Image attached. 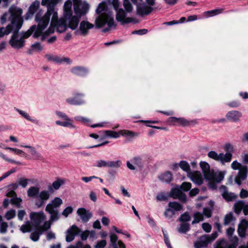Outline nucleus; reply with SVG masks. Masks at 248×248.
<instances>
[{
  "instance_id": "nucleus-48",
  "label": "nucleus",
  "mask_w": 248,
  "mask_h": 248,
  "mask_svg": "<svg viewBox=\"0 0 248 248\" xmlns=\"http://www.w3.org/2000/svg\"><path fill=\"white\" fill-rule=\"evenodd\" d=\"M119 133L124 137H133L138 136V134L129 130H121Z\"/></svg>"
},
{
  "instance_id": "nucleus-59",
  "label": "nucleus",
  "mask_w": 248,
  "mask_h": 248,
  "mask_svg": "<svg viewBox=\"0 0 248 248\" xmlns=\"http://www.w3.org/2000/svg\"><path fill=\"white\" fill-rule=\"evenodd\" d=\"M230 241L231 242V244L230 245L227 244V246L226 248H236L238 244V239H236V237H234V241Z\"/></svg>"
},
{
  "instance_id": "nucleus-50",
  "label": "nucleus",
  "mask_w": 248,
  "mask_h": 248,
  "mask_svg": "<svg viewBox=\"0 0 248 248\" xmlns=\"http://www.w3.org/2000/svg\"><path fill=\"white\" fill-rule=\"evenodd\" d=\"M243 166L244 165H242L237 160L233 161L231 164V168L233 170H239L243 167Z\"/></svg>"
},
{
  "instance_id": "nucleus-37",
  "label": "nucleus",
  "mask_w": 248,
  "mask_h": 248,
  "mask_svg": "<svg viewBox=\"0 0 248 248\" xmlns=\"http://www.w3.org/2000/svg\"><path fill=\"white\" fill-rule=\"evenodd\" d=\"M31 47V49L29 50L30 53H31V51L40 52L43 49V46L41 45V43L38 42L32 44Z\"/></svg>"
},
{
  "instance_id": "nucleus-6",
  "label": "nucleus",
  "mask_w": 248,
  "mask_h": 248,
  "mask_svg": "<svg viewBox=\"0 0 248 248\" xmlns=\"http://www.w3.org/2000/svg\"><path fill=\"white\" fill-rule=\"evenodd\" d=\"M33 28H34L33 26L27 31L22 32L20 34L18 33L19 30H17V31L16 30L12 31V32L13 34L9 41V44L12 47L17 49L23 47L25 45V40L31 35L33 31L31 29Z\"/></svg>"
},
{
  "instance_id": "nucleus-47",
  "label": "nucleus",
  "mask_w": 248,
  "mask_h": 248,
  "mask_svg": "<svg viewBox=\"0 0 248 248\" xmlns=\"http://www.w3.org/2000/svg\"><path fill=\"white\" fill-rule=\"evenodd\" d=\"M94 166L98 168L108 167V161L100 159L96 161Z\"/></svg>"
},
{
  "instance_id": "nucleus-42",
  "label": "nucleus",
  "mask_w": 248,
  "mask_h": 248,
  "mask_svg": "<svg viewBox=\"0 0 248 248\" xmlns=\"http://www.w3.org/2000/svg\"><path fill=\"white\" fill-rule=\"evenodd\" d=\"M122 162L120 160L115 161H108V168H118L122 165Z\"/></svg>"
},
{
  "instance_id": "nucleus-15",
  "label": "nucleus",
  "mask_w": 248,
  "mask_h": 248,
  "mask_svg": "<svg viewBox=\"0 0 248 248\" xmlns=\"http://www.w3.org/2000/svg\"><path fill=\"white\" fill-rule=\"evenodd\" d=\"M219 190L223 198L228 202L234 201L237 197V195L233 193L229 192L227 187L224 186H221L219 187Z\"/></svg>"
},
{
  "instance_id": "nucleus-11",
  "label": "nucleus",
  "mask_w": 248,
  "mask_h": 248,
  "mask_svg": "<svg viewBox=\"0 0 248 248\" xmlns=\"http://www.w3.org/2000/svg\"><path fill=\"white\" fill-rule=\"evenodd\" d=\"M51 223L49 221H45L42 226L36 229V230L31 234L30 238L34 242L37 241L42 233L49 229Z\"/></svg>"
},
{
  "instance_id": "nucleus-32",
  "label": "nucleus",
  "mask_w": 248,
  "mask_h": 248,
  "mask_svg": "<svg viewBox=\"0 0 248 248\" xmlns=\"http://www.w3.org/2000/svg\"><path fill=\"white\" fill-rule=\"evenodd\" d=\"M234 219L235 218L233 216V214L230 212L225 216L223 220V225L227 226L231 224Z\"/></svg>"
},
{
  "instance_id": "nucleus-57",
  "label": "nucleus",
  "mask_w": 248,
  "mask_h": 248,
  "mask_svg": "<svg viewBox=\"0 0 248 248\" xmlns=\"http://www.w3.org/2000/svg\"><path fill=\"white\" fill-rule=\"evenodd\" d=\"M190 217L189 214L187 213H185L181 216L179 220L181 222H186L190 220Z\"/></svg>"
},
{
  "instance_id": "nucleus-62",
  "label": "nucleus",
  "mask_w": 248,
  "mask_h": 248,
  "mask_svg": "<svg viewBox=\"0 0 248 248\" xmlns=\"http://www.w3.org/2000/svg\"><path fill=\"white\" fill-rule=\"evenodd\" d=\"M202 228L203 229V230L207 232H209L212 229L211 225L208 223H202Z\"/></svg>"
},
{
  "instance_id": "nucleus-45",
  "label": "nucleus",
  "mask_w": 248,
  "mask_h": 248,
  "mask_svg": "<svg viewBox=\"0 0 248 248\" xmlns=\"http://www.w3.org/2000/svg\"><path fill=\"white\" fill-rule=\"evenodd\" d=\"M203 215L200 212H196L194 215V220H193L192 223H199L200 221L203 220Z\"/></svg>"
},
{
  "instance_id": "nucleus-3",
  "label": "nucleus",
  "mask_w": 248,
  "mask_h": 248,
  "mask_svg": "<svg viewBox=\"0 0 248 248\" xmlns=\"http://www.w3.org/2000/svg\"><path fill=\"white\" fill-rule=\"evenodd\" d=\"M75 14L72 10L71 0L66 1L63 5L64 16L68 22L69 28L75 30L78 26L82 16L86 14L89 9V5L81 0H73Z\"/></svg>"
},
{
  "instance_id": "nucleus-12",
  "label": "nucleus",
  "mask_w": 248,
  "mask_h": 248,
  "mask_svg": "<svg viewBox=\"0 0 248 248\" xmlns=\"http://www.w3.org/2000/svg\"><path fill=\"white\" fill-rule=\"evenodd\" d=\"M80 232V229L77 226L75 225H72L66 232V241L67 242L72 241L74 239L75 236L78 235Z\"/></svg>"
},
{
  "instance_id": "nucleus-33",
  "label": "nucleus",
  "mask_w": 248,
  "mask_h": 248,
  "mask_svg": "<svg viewBox=\"0 0 248 248\" xmlns=\"http://www.w3.org/2000/svg\"><path fill=\"white\" fill-rule=\"evenodd\" d=\"M179 166L181 169L187 172V176L188 175V173L191 171L189 164L186 161H181L179 164Z\"/></svg>"
},
{
  "instance_id": "nucleus-51",
  "label": "nucleus",
  "mask_w": 248,
  "mask_h": 248,
  "mask_svg": "<svg viewBox=\"0 0 248 248\" xmlns=\"http://www.w3.org/2000/svg\"><path fill=\"white\" fill-rule=\"evenodd\" d=\"M0 157L7 162L13 163H14L15 164H17V165H21V163L19 161H16L15 160L10 159V158L7 157L3 154H2V153H0Z\"/></svg>"
},
{
  "instance_id": "nucleus-14",
  "label": "nucleus",
  "mask_w": 248,
  "mask_h": 248,
  "mask_svg": "<svg viewBox=\"0 0 248 248\" xmlns=\"http://www.w3.org/2000/svg\"><path fill=\"white\" fill-rule=\"evenodd\" d=\"M116 20L118 21L121 22L122 24L128 23L133 21V19L132 18L126 17V13L122 8H120L118 10H116Z\"/></svg>"
},
{
  "instance_id": "nucleus-30",
  "label": "nucleus",
  "mask_w": 248,
  "mask_h": 248,
  "mask_svg": "<svg viewBox=\"0 0 248 248\" xmlns=\"http://www.w3.org/2000/svg\"><path fill=\"white\" fill-rule=\"evenodd\" d=\"M159 179L162 182L170 183L172 179V175L170 171H166L159 176Z\"/></svg>"
},
{
  "instance_id": "nucleus-54",
  "label": "nucleus",
  "mask_w": 248,
  "mask_h": 248,
  "mask_svg": "<svg viewBox=\"0 0 248 248\" xmlns=\"http://www.w3.org/2000/svg\"><path fill=\"white\" fill-rule=\"evenodd\" d=\"M110 242L114 247L113 248H118L117 247L116 242L118 240V237L117 235L114 233H111L110 235Z\"/></svg>"
},
{
  "instance_id": "nucleus-34",
  "label": "nucleus",
  "mask_w": 248,
  "mask_h": 248,
  "mask_svg": "<svg viewBox=\"0 0 248 248\" xmlns=\"http://www.w3.org/2000/svg\"><path fill=\"white\" fill-rule=\"evenodd\" d=\"M245 203L243 201H238L236 202L234 204V212L237 214H239L243 209Z\"/></svg>"
},
{
  "instance_id": "nucleus-25",
  "label": "nucleus",
  "mask_w": 248,
  "mask_h": 248,
  "mask_svg": "<svg viewBox=\"0 0 248 248\" xmlns=\"http://www.w3.org/2000/svg\"><path fill=\"white\" fill-rule=\"evenodd\" d=\"M71 72L75 75L85 76L88 74L89 70L85 67L76 66L71 69Z\"/></svg>"
},
{
  "instance_id": "nucleus-58",
  "label": "nucleus",
  "mask_w": 248,
  "mask_h": 248,
  "mask_svg": "<svg viewBox=\"0 0 248 248\" xmlns=\"http://www.w3.org/2000/svg\"><path fill=\"white\" fill-rule=\"evenodd\" d=\"M8 224L6 222H2L0 224V232L5 233L7 232Z\"/></svg>"
},
{
  "instance_id": "nucleus-31",
  "label": "nucleus",
  "mask_w": 248,
  "mask_h": 248,
  "mask_svg": "<svg viewBox=\"0 0 248 248\" xmlns=\"http://www.w3.org/2000/svg\"><path fill=\"white\" fill-rule=\"evenodd\" d=\"M23 147L30 149V153L36 159H41L42 156L41 154L34 148V147L28 145H21Z\"/></svg>"
},
{
  "instance_id": "nucleus-60",
  "label": "nucleus",
  "mask_w": 248,
  "mask_h": 248,
  "mask_svg": "<svg viewBox=\"0 0 248 248\" xmlns=\"http://www.w3.org/2000/svg\"><path fill=\"white\" fill-rule=\"evenodd\" d=\"M73 212V208L71 206L67 207L62 212V215L67 217L68 216L71 214Z\"/></svg>"
},
{
  "instance_id": "nucleus-52",
  "label": "nucleus",
  "mask_w": 248,
  "mask_h": 248,
  "mask_svg": "<svg viewBox=\"0 0 248 248\" xmlns=\"http://www.w3.org/2000/svg\"><path fill=\"white\" fill-rule=\"evenodd\" d=\"M227 246V242L224 240H219L217 243V246L215 248H226Z\"/></svg>"
},
{
  "instance_id": "nucleus-44",
  "label": "nucleus",
  "mask_w": 248,
  "mask_h": 248,
  "mask_svg": "<svg viewBox=\"0 0 248 248\" xmlns=\"http://www.w3.org/2000/svg\"><path fill=\"white\" fill-rule=\"evenodd\" d=\"M189 230V225L187 223H182L178 229V231L181 233H185Z\"/></svg>"
},
{
  "instance_id": "nucleus-13",
  "label": "nucleus",
  "mask_w": 248,
  "mask_h": 248,
  "mask_svg": "<svg viewBox=\"0 0 248 248\" xmlns=\"http://www.w3.org/2000/svg\"><path fill=\"white\" fill-rule=\"evenodd\" d=\"M170 196L173 199H178L183 202L186 201V194L181 191L180 188L176 187L171 189L170 193Z\"/></svg>"
},
{
  "instance_id": "nucleus-27",
  "label": "nucleus",
  "mask_w": 248,
  "mask_h": 248,
  "mask_svg": "<svg viewBox=\"0 0 248 248\" xmlns=\"http://www.w3.org/2000/svg\"><path fill=\"white\" fill-rule=\"evenodd\" d=\"M200 166L202 170L205 179L206 177L209 176V174L213 170L210 169L209 164L205 161H201L200 163Z\"/></svg>"
},
{
  "instance_id": "nucleus-41",
  "label": "nucleus",
  "mask_w": 248,
  "mask_h": 248,
  "mask_svg": "<svg viewBox=\"0 0 248 248\" xmlns=\"http://www.w3.org/2000/svg\"><path fill=\"white\" fill-rule=\"evenodd\" d=\"M64 183V181L63 180L59 178L53 182L52 186L54 189L58 190Z\"/></svg>"
},
{
  "instance_id": "nucleus-61",
  "label": "nucleus",
  "mask_w": 248,
  "mask_h": 248,
  "mask_svg": "<svg viewBox=\"0 0 248 248\" xmlns=\"http://www.w3.org/2000/svg\"><path fill=\"white\" fill-rule=\"evenodd\" d=\"M16 170V168H13L6 172L4 173L0 177L2 180L9 176L10 174L15 172Z\"/></svg>"
},
{
  "instance_id": "nucleus-4",
  "label": "nucleus",
  "mask_w": 248,
  "mask_h": 248,
  "mask_svg": "<svg viewBox=\"0 0 248 248\" xmlns=\"http://www.w3.org/2000/svg\"><path fill=\"white\" fill-rule=\"evenodd\" d=\"M22 10L16 6H11L8 12L5 13L1 18V23L4 24L6 21H10L6 27L0 28V38L5 35H8L12 31H16L20 30L23 24V19L21 16Z\"/></svg>"
},
{
  "instance_id": "nucleus-38",
  "label": "nucleus",
  "mask_w": 248,
  "mask_h": 248,
  "mask_svg": "<svg viewBox=\"0 0 248 248\" xmlns=\"http://www.w3.org/2000/svg\"><path fill=\"white\" fill-rule=\"evenodd\" d=\"M234 228L232 227H230L228 228L226 230L227 235L230 241H234V237H236V239H238L237 236L233 235V234L234 232Z\"/></svg>"
},
{
  "instance_id": "nucleus-1",
  "label": "nucleus",
  "mask_w": 248,
  "mask_h": 248,
  "mask_svg": "<svg viewBox=\"0 0 248 248\" xmlns=\"http://www.w3.org/2000/svg\"><path fill=\"white\" fill-rule=\"evenodd\" d=\"M57 3V0H42L41 4L46 6L47 11L42 16V11L40 10L35 16L37 28L33 35L34 38L40 36L41 41H44L48 35L54 32V27L60 33L64 32L67 28H69L64 15L63 18L58 19V12L56 9Z\"/></svg>"
},
{
  "instance_id": "nucleus-9",
  "label": "nucleus",
  "mask_w": 248,
  "mask_h": 248,
  "mask_svg": "<svg viewBox=\"0 0 248 248\" xmlns=\"http://www.w3.org/2000/svg\"><path fill=\"white\" fill-rule=\"evenodd\" d=\"M207 156L211 159L224 164L226 163L231 162L232 155L231 153H226V154L220 153L218 154L216 151H211L208 153Z\"/></svg>"
},
{
  "instance_id": "nucleus-29",
  "label": "nucleus",
  "mask_w": 248,
  "mask_h": 248,
  "mask_svg": "<svg viewBox=\"0 0 248 248\" xmlns=\"http://www.w3.org/2000/svg\"><path fill=\"white\" fill-rule=\"evenodd\" d=\"M39 190L37 186H31L27 190V196L31 198H36L39 194Z\"/></svg>"
},
{
  "instance_id": "nucleus-26",
  "label": "nucleus",
  "mask_w": 248,
  "mask_h": 248,
  "mask_svg": "<svg viewBox=\"0 0 248 248\" xmlns=\"http://www.w3.org/2000/svg\"><path fill=\"white\" fill-rule=\"evenodd\" d=\"M15 110L20 114L22 116V117L25 118L26 120H27L28 121H30L32 123L38 124L39 123V121L34 119L31 118V116L29 115V113H28L27 112L23 111L21 109H19L18 108H15Z\"/></svg>"
},
{
  "instance_id": "nucleus-40",
  "label": "nucleus",
  "mask_w": 248,
  "mask_h": 248,
  "mask_svg": "<svg viewBox=\"0 0 248 248\" xmlns=\"http://www.w3.org/2000/svg\"><path fill=\"white\" fill-rule=\"evenodd\" d=\"M31 181V179L21 177L17 180V182L18 183L19 186H20L23 188H25L28 186L29 182Z\"/></svg>"
},
{
  "instance_id": "nucleus-36",
  "label": "nucleus",
  "mask_w": 248,
  "mask_h": 248,
  "mask_svg": "<svg viewBox=\"0 0 248 248\" xmlns=\"http://www.w3.org/2000/svg\"><path fill=\"white\" fill-rule=\"evenodd\" d=\"M168 207H170L174 211H179L182 209V206L180 203L175 202H170L168 204Z\"/></svg>"
},
{
  "instance_id": "nucleus-19",
  "label": "nucleus",
  "mask_w": 248,
  "mask_h": 248,
  "mask_svg": "<svg viewBox=\"0 0 248 248\" xmlns=\"http://www.w3.org/2000/svg\"><path fill=\"white\" fill-rule=\"evenodd\" d=\"M208 175L209 177L207 176L205 179L214 182L219 183L224 178V175L221 172L215 171L213 170Z\"/></svg>"
},
{
  "instance_id": "nucleus-46",
  "label": "nucleus",
  "mask_w": 248,
  "mask_h": 248,
  "mask_svg": "<svg viewBox=\"0 0 248 248\" xmlns=\"http://www.w3.org/2000/svg\"><path fill=\"white\" fill-rule=\"evenodd\" d=\"M175 212L170 207L168 206V208L166 209L164 215L166 218H170L175 215Z\"/></svg>"
},
{
  "instance_id": "nucleus-23",
  "label": "nucleus",
  "mask_w": 248,
  "mask_h": 248,
  "mask_svg": "<svg viewBox=\"0 0 248 248\" xmlns=\"http://www.w3.org/2000/svg\"><path fill=\"white\" fill-rule=\"evenodd\" d=\"M40 6V2L35 0L30 6L28 11L26 14V19H28L33 16L34 14L37 12Z\"/></svg>"
},
{
  "instance_id": "nucleus-24",
  "label": "nucleus",
  "mask_w": 248,
  "mask_h": 248,
  "mask_svg": "<svg viewBox=\"0 0 248 248\" xmlns=\"http://www.w3.org/2000/svg\"><path fill=\"white\" fill-rule=\"evenodd\" d=\"M83 95L81 94H76L73 98H68L66 99V101L70 105H79L84 103V101L81 96Z\"/></svg>"
},
{
  "instance_id": "nucleus-8",
  "label": "nucleus",
  "mask_w": 248,
  "mask_h": 248,
  "mask_svg": "<svg viewBox=\"0 0 248 248\" xmlns=\"http://www.w3.org/2000/svg\"><path fill=\"white\" fill-rule=\"evenodd\" d=\"M62 203V200L59 197H55L50 202L47 204L45 210L50 215V220L54 221L59 219L58 208Z\"/></svg>"
},
{
  "instance_id": "nucleus-64",
  "label": "nucleus",
  "mask_w": 248,
  "mask_h": 248,
  "mask_svg": "<svg viewBox=\"0 0 248 248\" xmlns=\"http://www.w3.org/2000/svg\"><path fill=\"white\" fill-rule=\"evenodd\" d=\"M106 241L104 240H102L99 241H98L96 245L95 246V248H103L105 247L106 245Z\"/></svg>"
},
{
  "instance_id": "nucleus-22",
  "label": "nucleus",
  "mask_w": 248,
  "mask_h": 248,
  "mask_svg": "<svg viewBox=\"0 0 248 248\" xmlns=\"http://www.w3.org/2000/svg\"><path fill=\"white\" fill-rule=\"evenodd\" d=\"M248 227V221L245 219L241 220L238 225L237 232L239 236L241 238L246 236L247 229Z\"/></svg>"
},
{
  "instance_id": "nucleus-63",
  "label": "nucleus",
  "mask_w": 248,
  "mask_h": 248,
  "mask_svg": "<svg viewBox=\"0 0 248 248\" xmlns=\"http://www.w3.org/2000/svg\"><path fill=\"white\" fill-rule=\"evenodd\" d=\"M167 196L163 193H158L156 196V199L159 201H165L167 199Z\"/></svg>"
},
{
  "instance_id": "nucleus-28",
  "label": "nucleus",
  "mask_w": 248,
  "mask_h": 248,
  "mask_svg": "<svg viewBox=\"0 0 248 248\" xmlns=\"http://www.w3.org/2000/svg\"><path fill=\"white\" fill-rule=\"evenodd\" d=\"M241 116V113L237 111H231L228 112L226 114L227 118L232 122L238 121Z\"/></svg>"
},
{
  "instance_id": "nucleus-18",
  "label": "nucleus",
  "mask_w": 248,
  "mask_h": 248,
  "mask_svg": "<svg viewBox=\"0 0 248 248\" xmlns=\"http://www.w3.org/2000/svg\"><path fill=\"white\" fill-rule=\"evenodd\" d=\"M210 243L209 237L208 235H203L199 237L194 243V248H206Z\"/></svg>"
},
{
  "instance_id": "nucleus-56",
  "label": "nucleus",
  "mask_w": 248,
  "mask_h": 248,
  "mask_svg": "<svg viewBox=\"0 0 248 248\" xmlns=\"http://www.w3.org/2000/svg\"><path fill=\"white\" fill-rule=\"evenodd\" d=\"M16 216V211L14 210H11L6 212L5 217L7 220H10L14 218Z\"/></svg>"
},
{
  "instance_id": "nucleus-21",
  "label": "nucleus",
  "mask_w": 248,
  "mask_h": 248,
  "mask_svg": "<svg viewBox=\"0 0 248 248\" xmlns=\"http://www.w3.org/2000/svg\"><path fill=\"white\" fill-rule=\"evenodd\" d=\"M45 58L48 61L58 63H62L63 62H66L68 63H70L71 62V61L68 58H61L57 56L49 54H46L45 55Z\"/></svg>"
},
{
  "instance_id": "nucleus-55",
  "label": "nucleus",
  "mask_w": 248,
  "mask_h": 248,
  "mask_svg": "<svg viewBox=\"0 0 248 248\" xmlns=\"http://www.w3.org/2000/svg\"><path fill=\"white\" fill-rule=\"evenodd\" d=\"M105 134L107 136L114 138H117L119 137V134L116 132L112 131H105Z\"/></svg>"
},
{
  "instance_id": "nucleus-16",
  "label": "nucleus",
  "mask_w": 248,
  "mask_h": 248,
  "mask_svg": "<svg viewBox=\"0 0 248 248\" xmlns=\"http://www.w3.org/2000/svg\"><path fill=\"white\" fill-rule=\"evenodd\" d=\"M187 177L197 185H201L203 182L202 173L199 171H191L188 173Z\"/></svg>"
},
{
  "instance_id": "nucleus-10",
  "label": "nucleus",
  "mask_w": 248,
  "mask_h": 248,
  "mask_svg": "<svg viewBox=\"0 0 248 248\" xmlns=\"http://www.w3.org/2000/svg\"><path fill=\"white\" fill-rule=\"evenodd\" d=\"M49 190H43L40 192H39L38 198L35 202V205L38 208L42 207L45 203V202L49 199L50 197V191H52L51 186H49Z\"/></svg>"
},
{
  "instance_id": "nucleus-7",
  "label": "nucleus",
  "mask_w": 248,
  "mask_h": 248,
  "mask_svg": "<svg viewBox=\"0 0 248 248\" xmlns=\"http://www.w3.org/2000/svg\"><path fill=\"white\" fill-rule=\"evenodd\" d=\"M133 4L137 5V13L140 16L148 15L152 11V8L142 3V0H131ZM124 6L127 12H130L133 7L129 0H124Z\"/></svg>"
},
{
  "instance_id": "nucleus-35",
  "label": "nucleus",
  "mask_w": 248,
  "mask_h": 248,
  "mask_svg": "<svg viewBox=\"0 0 248 248\" xmlns=\"http://www.w3.org/2000/svg\"><path fill=\"white\" fill-rule=\"evenodd\" d=\"M131 163L139 168H142L143 166V161L140 157H135L131 160Z\"/></svg>"
},
{
  "instance_id": "nucleus-43",
  "label": "nucleus",
  "mask_w": 248,
  "mask_h": 248,
  "mask_svg": "<svg viewBox=\"0 0 248 248\" xmlns=\"http://www.w3.org/2000/svg\"><path fill=\"white\" fill-rule=\"evenodd\" d=\"M3 149L5 150H9L11 151L14 152L15 154L19 155L22 156L26 157V155L24 152L21 150L18 149L17 148H11L8 147H4Z\"/></svg>"
},
{
  "instance_id": "nucleus-49",
  "label": "nucleus",
  "mask_w": 248,
  "mask_h": 248,
  "mask_svg": "<svg viewBox=\"0 0 248 248\" xmlns=\"http://www.w3.org/2000/svg\"><path fill=\"white\" fill-rule=\"evenodd\" d=\"M191 188V184L189 182H183L180 186L181 190L187 191Z\"/></svg>"
},
{
  "instance_id": "nucleus-53",
  "label": "nucleus",
  "mask_w": 248,
  "mask_h": 248,
  "mask_svg": "<svg viewBox=\"0 0 248 248\" xmlns=\"http://www.w3.org/2000/svg\"><path fill=\"white\" fill-rule=\"evenodd\" d=\"M22 199L20 198L15 197L11 200V203L16 205L17 207H20Z\"/></svg>"
},
{
  "instance_id": "nucleus-5",
  "label": "nucleus",
  "mask_w": 248,
  "mask_h": 248,
  "mask_svg": "<svg viewBox=\"0 0 248 248\" xmlns=\"http://www.w3.org/2000/svg\"><path fill=\"white\" fill-rule=\"evenodd\" d=\"M30 218L31 223L28 221L20 227V230L24 233L30 232L32 230L31 223L35 229L41 227L40 225L46 220V216L43 212H32L30 214Z\"/></svg>"
},
{
  "instance_id": "nucleus-2",
  "label": "nucleus",
  "mask_w": 248,
  "mask_h": 248,
  "mask_svg": "<svg viewBox=\"0 0 248 248\" xmlns=\"http://www.w3.org/2000/svg\"><path fill=\"white\" fill-rule=\"evenodd\" d=\"M97 16L94 24L87 20L79 22L78 26L75 31V34L78 36H86L89 34L90 30L94 27L96 29L103 28V32H106L116 27L112 12L108 9L105 2L100 3L96 9Z\"/></svg>"
},
{
  "instance_id": "nucleus-39",
  "label": "nucleus",
  "mask_w": 248,
  "mask_h": 248,
  "mask_svg": "<svg viewBox=\"0 0 248 248\" xmlns=\"http://www.w3.org/2000/svg\"><path fill=\"white\" fill-rule=\"evenodd\" d=\"M224 10V8H220L208 11L205 12V14L208 15V16H212L222 13Z\"/></svg>"
},
{
  "instance_id": "nucleus-17",
  "label": "nucleus",
  "mask_w": 248,
  "mask_h": 248,
  "mask_svg": "<svg viewBox=\"0 0 248 248\" xmlns=\"http://www.w3.org/2000/svg\"><path fill=\"white\" fill-rule=\"evenodd\" d=\"M248 173V168L247 166H243L240 170L237 175L235 177L234 181L235 183L240 185L241 181L245 180L247 177Z\"/></svg>"
},
{
  "instance_id": "nucleus-20",
  "label": "nucleus",
  "mask_w": 248,
  "mask_h": 248,
  "mask_svg": "<svg viewBox=\"0 0 248 248\" xmlns=\"http://www.w3.org/2000/svg\"><path fill=\"white\" fill-rule=\"evenodd\" d=\"M77 214L83 222H87L92 217V213L85 208H80L77 210Z\"/></svg>"
}]
</instances>
